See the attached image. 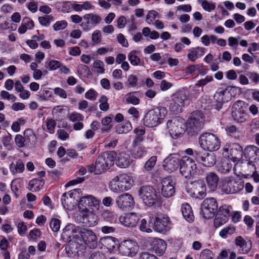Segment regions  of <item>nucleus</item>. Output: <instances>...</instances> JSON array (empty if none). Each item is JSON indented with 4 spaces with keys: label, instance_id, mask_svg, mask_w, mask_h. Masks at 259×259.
Returning <instances> with one entry per match:
<instances>
[{
    "label": "nucleus",
    "instance_id": "nucleus-1",
    "mask_svg": "<svg viewBox=\"0 0 259 259\" xmlns=\"http://www.w3.org/2000/svg\"><path fill=\"white\" fill-rule=\"evenodd\" d=\"M167 112V109L163 107H158L149 110L143 118L144 125L150 127L157 126L164 119Z\"/></svg>",
    "mask_w": 259,
    "mask_h": 259
},
{
    "label": "nucleus",
    "instance_id": "nucleus-2",
    "mask_svg": "<svg viewBox=\"0 0 259 259\" xmlns=\"http://www.w3.org/2000/svg\"><path fill=\"white\" fill-rule=\"evenodd\" d=\"M205 117L202 112L195 111L191 113L186 123V130L191 136L197 134L204 126Z\"/></svg>",
    "mask_w": 259,
    "mask_h": 259
},
{
    "label": "nucleus",
    "instance_id": "nucleus-3",
    "mask_svg": "<svg viewBox=\"0 0 259 259\" xmlns=\"http://www.w3.org/2000/svg\"><path fill=\"white\" fill-rule=\"evenodd\" d=\"M132 178L126 174H121L113 178L109 183L110 189L115 193L127 191L133 186Z\"/></svg>",
    "mask_w": 259,
    "mask_h": 259
},
{
    "label": "nucleus",
    "instance_id": "nucleus-4",
    "mask_svg": "<svg viewBox=\"0 0 259 259\" xmlns=\"http://www.w3.org/2000/svg\"><path fill=\"white\" fill-rule=\"evenodd\" d=\"M116 153L114 151H107L101 153L96 159V169L98 174H101L109 169L114 164Z\"/></svg>",
    "mask_w": 259,
    "mask_h": 259
},
{
    "label": "nucleus",
    "instance_id": "nucleus-5",
    "mask_svg": "<svg viewBox=\"0 0 259 259\" xmlns=\"http://www.w3.org/2000/svg\"><path fill=\"white\" fill-rule=\"evenodd\" d=\"M200 146L206 150L214 151L220 148L221 142L219 138L211 133H203L199 139Z\"/></svg>",
    "mask_w": 259,
    "mask_h": 259
},
{
    "label": "nucleus",
    "instance_id": "nucleus-6",
    "mask_svg": "<svg viewBox=\"0 0 259 259\" xmlns=\"http://www.w3.org/2000/svg\"><path fill=\"white\" fill-rule=\"evenodd\" d=\"M81 190L75 189L68 193H64L61 198V203L64 208L71 210L78 204L80 197Z\"/></svg>",
    "mask_w": 259,
    "mask_h": 259
},
{
    "label": "nucleus",
    "instance_id": "nucleus-7",
    "mask_svg": "<svg viewBox=\"0 0 259 259\" xmlns=\"http://www.w3.org/2000/svg\"><path fill=\"white\" fill-rule=\"evenodd\" d=\"M138 193L144 203L149 206L155 204L158 199L155 189L149 185L142 187L139 190Z\"/></svg>",
    "mask_w": 259,
    "mask_h": 259
},
{
    "label": "nucleus",
    "instance_id": "nucleus-8",
    "mask_svg": "<svg viewBox=\"0 0 259 259\" xmlns=\"http://www.w3.org/2000/svg\"><path fill=\"white\" fill-rule=\"evenodd\" d=\"M197 165L192 158L184 156L181 158L180 172L185 178L190 179L196 172Z\"/></svg>",
    "mask_w": 259,
    "mask_h": 259
},
{
    "label": "nucleus",
    "instance_id": "nucleus-9",
    "mask_svg": "<svg viewBox=\"0 0 259 259\" xmlns=\"http://www.w3.org/2000/svg\"><path fill=\"white\" fill-rule=\"evenodd\" d=\"M187 99V96L184 91L180 90L174 94L169 106L170 110L175 113L181 112L185 106V101Z\"/></svg>",
    "mask_w": 259,
    "mask_h": 259
},
{
    "label": "nucleus",
    "instance_id": "nucleus-10",
    "mask_svg": "<svg viewBox=\"0 0 259 259\" xmlns=\"http://www.w3.org/2000/svg\"><path fill=\"white\" fill-rule=\"evenodd\" d=\"M218 208V202L213 197L205 199L201 204V214L204 218H212Z\"/></svg>",
    "mask_w": 259,
    "mask_h": 259
},
{
    "label": "nucleus",
    "instance_id": "nucleus-11",
    "mask_svg": "<svg viewBox=\"0 0 259 259\" xmlns=\"http://www.w3.org/2000/svg\"><path fill=\"white\" fill-rule=\"evenodd\" d=\"M244 187V183L241 180L232 178H227L223 181L222 191L226 194H234L241 190Z\"/></svg>",
    "mask_w": 259,
    "mask_h": 259
},
{
    "label": "nucleus",
    "instance_id": "nucleus-12",
    "mask_svg": "<svg viewBox=\"0 0 259 259\" xmlns=\"http://www.w3.org/2000/svg\"><path fill=\"white\" fill-rule=\"evenodd\" d=\"M78 203V207L82 211H89V209L94 210L99 209L100 201L95 196L92 195H86L81 196Z\"/></svg>",
    "mask_w": 259,
    "mask_h": 259
},
{
    "label": "nucleus",
    "instance_id": "nucleus-13",
    "mask_svg": "<svg viewBox=\"0 0 259 259\" xmlns=\"http://www.w3.org/2000/svg\"><path fill=\"white\" fill-rule=\"evenodd\" d=\"M149 223L153 225L154 230L160 233L169 231L171 227L170 219L167 216L159 218L152 215L149 218Z\"/></svg>",
    "mask_w": 259,
    "mask_h": 259
},
{
    "label": "nucleus",
    "instance_id": "nucleus-14",
    "mask_svg": "<svg viewBox=\"0 0 259 259\" xmlns=\"http://www.w3.org/2000/svg\"><path fill=\"white\" fill-rule=\"evenodd\" d=\"M101 21L102 18L97 14H85L83 16V21L80 24V26L83 31H89L98 25Z\"/></svg>",
    "mask_w": 259,
    "mask_h": 259
},
{
    "label": "nucleus",
    "instance_id": "nucleus-15",
    "mask_svg": "<svg viewBox=\"0 0 259 259\" xmlns=\"http://www.w3.org/2000/svg\"><path fill=\"white\" fill-rule=\"evenodd\" d=\"M244 104V102L238 100L232 106V116L237 122H244L248 118V115L243 108Z\"/></svg>",
    "mask_w": 259,
    "mask_h": 259
},
{
    "label": "nucleus",
    "instance_id": "nucleus-16",
    "mask_svg": "<svg viewBox=\"0 0 259 259\" xmlns=\"http://www.w3.org/2000/svg\"><path fill=\"white\" fill-rule=\"evenodd\" d=\"M167 127L171 137L174 139L182 137L185 132L182 122L177 118L169 120L167 122Z\"/></svg>",
    "mask_w": 259,
    "mask_h": 259
},
{
    "label": "nucleus",
    "instance_id": "nucleus-17",
    "mask_svg": "<svg viewBox=\"0 0 259 259\" xmlns=\"http://www.w3.org/2000/svg\"><path fill=\"white\" fill-rule=\"evenodd\" d=\"M231 208V207L227 205H223L219 208L213 220L214 226L215 228H219L228 222Z\"/></svg>",
    "mask_w": 259,
    "mask_h": 259
},
{
    "label": "nucleus",
    "instance_id": "nucleus-18",
    "mask_svg": "<svg viewBox=\"0 0 259 259\" xmlns=\"http://www.w3.org/2000/svg\"><path fill=\"white\" fill-rule=\"evenodd\" d=\"M137 243L131 240H124L119 243L118 251L123 255L134 256L138 251Z\"/></svg>",
    "mask_w": 259,
    "mask_h": 259
},
{
    "label": "nucleus",
    "instance_id": "nucleus-19",
    "mask_svg": "<svg viewBox=\"0 0 259 259\" xmlns=\"http://www.w3.org/2000/svg\"><path fill=\"white\" fill-rule=\"evenodd\" d=\"M116 203L120 209L127 210L134 206L135 201L131 194L124 193L117 197Z\"/></svg>",
    "mask_w": 259,
    "mask_h": 259
},
{
    "label": "nucleus",
    "instance_id": "nucleus-20",
    "mask_svg": "<svg viewBox=\"0 0 259 259\" xmlns=\"http://www.w3.org/2000/svg\"><path fill=\"white\" fill-rule=\"evenodd\" d=\"M224 150L228 153V157L231 159L236 161L241 157L243 148L237 143H229L227 144Z\"/></svg>",
    "mask_w": 259,
    "mask_h": 259
},
{
    "label": "nucleus",
    "instance_id": "nucleus-21",
    "mask_svg": "<svg viewBox=\"0 0 259 259\" xmlns=\"http://www.w3.org/2000/svg\"><path fill=\"white\" fill-rule=\"evenodd\" d=\"M164 168L168 172H171L177 169L179 166H180L181 159L179 154L173 153L169 154L164 159Z\"/></svg>",
    "mask_w": 259,
    "mask_h": 259
},
{
    "label": "nucleus",
    "instance_id": "nucleus-22",
    "mask_svg": "<svg viewBox=\"0 0 259 259\" xmlns=\"http://www.w3.org/2000/svg\"><path fill=\"white\" fill-rule=\"evenodd\" d=\"M175 183L171 178H164L162 182L161 193L165 198L172 197L175 193Z\"/></svg>",
    "mask_w": 259,
    "mask_h": 259
},
{
    "label": "nucleus",
    "instance_id": "nucleus-23",
    "mask_svg": "<svg viewBox=\"0 0 259 259\" xmlns=\"http://www.w3.org/2000/svg\"><path fill=\"white\" fill-rule=\"evenodd\" d=\"M120 222L125 226L128 227H135L138 224L140 217L135 212L124 213L119 218Z\"/></svg>",
    "mask_w": 259,
    "mask_h": 259
},
{
    "label": "nucleus",
    "instance_id": "nucleus-24",
    "mask_svg": "<svg viewBox=\"0 0 259 259\" xmlns=\"http://www.w3.org/2000/svg\"><path fill=\"white\" fill-rule=\"evenodd\" d=\"M195 158L204 166L211 167L216 163L215 156L213 153L196 152Z\"/></svg>",
    "mask_w": 259,
    "mask_h": 259
},
{
    "label": "nucleus",
    "instance_id": "nucleus-25",
    "mask_svg": "<svg viewBox=\"0 0 259 259\" xmlns=\"http://www.w3.org/2000/svg\"><path fill=\"white\" fill-rule=\"evenodd\" d=\"M234 243L238 247V250L241 254L248 253L252 248L251 241L250 240L246 241L241 236L236 237L234 240Z\"/></svg>",
    "mask_w": 259,
    "mask_h": 259
},
{
    "label": "nucleus",
    "instance_id": "nucleus-26",
    "mask_svg": "<svg viewBox=\"0 0 259 259\" xmlns=\"http://www.w3.org/2000/svg\"><path fill=\"white\" fill-rule=\"evenodd\" d=\"M149 241L151 248L153 249L156 253L159 255H161L164 253L166 248V244L163 240L153 238L150 239Z\"/></svg>",
    "mask_w": 259,
    "mask_h": 259
},
{
    "label": "nucleus",
    "instance_id": "nucleus-27",
    "mask_svg": "<svg viewBox=\"0 0 259 259\" xmlns=\"http://www.w3.org/2000/svg\"><path fill=\"white\" fill-rule=\"evenodd\" d=\"M191 189L193 191L192 196L200 199L206 196V186L200 181H195L192 184Z\"/></svg>",
    "mask_w": 259,
    "mask_h": 259
},
{
    "label": "nucleus",
    "instance_id": "nucleus-28",
    "mask_svg": "<svg viewBox=\"0 0 259 259\" xmlns=\"http://www.w3.org/2000/svg\"><path fill=\"white\" fill-rule=\"evenodd\" d=\"M244 156L250 162L258 161L259 148L254 145L247 146L244 150Z\"/></svg>",
    "mask_w": 259,
    "mask_h": 259
},
{
    "label": "nucleus",
    "instance_id": "nucleus-29",
    "mask_svg": "<svg viewBox=\"0 0 259 259\" xmlns=\"http://www.w3.org/2000/svg\"><path fill=\"white\" fill-rule=\"evenodd\" d=\"M101 243L102 245L110 252L113 251L116 248L118 249L119 241L115 237L107 236L102 238L101 240Z\"/></svg>",
    "mask_w": 259,
    "mask_h": 259
},
{
    "label": "nucleus",
    "instance_id": "nucleus-30",
    "mask_svg": "<svg viewBox=\"0 0 259 259\" xmlns=\"http://www.w3.org/2000/svg\"><path fill=\"white\" fill-rule=\"evenodd\" d=\"M205 182L208 188L212 191H215L218 185L219 177L214 172H209L206 174L205 177Z\"/></svg>",
    "mask_w": 259,
    "mask_h": 259
},
{
    "label": "nucleus",
    "instance_id": "nucleus-31",
    "mask_svg": "<svg viewBox=\"0 0 259 259\" xmlns=\"http://www.w3.org/2000/svg\"><path fill=\"white\" fill-rule=\"evenodd\" d=\"M81 236L90 247H94L96 245L97 237L92 230L83 229L81 231Z\"/></svg>",
    "mask_w": 259,
    "mask_h": 259
},
{
    "label": "nucleus",
    "instance_id": "nucleus-32",
    "mask_svg": "<svg viewBox=\"0 0 259 259\" xmlns=\"http://www.w3.org/2000/svg\"><path fill=\"white\" fill-rule=\"evenodd\" d=\"M131 159L127 152L123 151L119 153L116 160V165L121 168H126L132 163Z\"/></svg>",
    "mask_w": 259,
    "mask_h": 259
},
{
    "label": "nucleus",
    "instance_id": "nucleus-33",
    "mask_svg": "<svg viewBox=\"0 0 259 259\" xmlns=\"http://www.w3.org/2000/svg\"><path fill=\"white\" fill-rule=\"evenodd\" d=\"M138 95L139 92L136 91L128 93L123 97L122 101L126 104L139 105L140 103V99Z\"/></svg>",
    "mask_w": 259,
    "mask_h": 259
},
{
    "label": "nucleus",
    "instance_id": "nucleus-34",
    "mask_svg": "<svg viewBox=\"0 0 259 259\" xmlns=\"http://www.w3.org/2000/svg\"><path fill=\"white\" fill-rule=\"evenodd\" d=\"M181 212L183 217L188 222H192L194 219V216L191 206L189 204L186 203L182 205Z\"/></svg>",
    "mask_w": 259,
    "mask_h": 259
},
{
    "label": "nucleus",
    "instance_id": "nucleus-35",
    "mask_svg": "<svg viewBox=\"0 0 259 259\" xmlns=\"http://www.w3.org/2000/svg\"><path fill=\"white\" fill-rule=\"evenodd\" d=\"M131 154L133 158L140 159L146 155L147 151L145 147L143 145L133 146Z\"/></svg>",
    "mask_w": 259,
    "mask_h": 259
},
{
    "label": "nucleus",
    "instance_id": "nucleus-36",
    "mask_svg": "<svg viewBox=\"0 0 259 259\" xmlns=\"http://www.w3.org/2000/svg\"><path fill=\"white\" fill-rule=\"evenodd\" d=\"M103 219L111 224H115L117 223L118 215L113 211L109 210H104L102 214Z\"/></svg>",
    "mask_w": 259,
    "mask_h": 259
},
{
    "label": "nucleus",
    "instance_id": "nucleus-37",
    "mask_svg": "<svg viewBox=\"0 0 259 259\" xmlns=\"http://www.w3.org/2000/svg\"><path fill=\"white\" fill-rule=\"evenodd\" d=\"M44 184L45 181L43 179H33L29 183V190L34 192H38L42 189Z\"/></svg>",
    "mask_w": 259,
    "mask_h": 259
},
{
    "label": "nucleus",
    "instance_id": "nucleus-38",
    "mask_svg": "<svg viewBox=\"0 0 259 259\" xmlns=\"http://www.w3.org/2000/svg\"><path fill=\"white\" fill-rule=\"evenodd\" d=\"M226 131L228 135L236 139H240L243 137V133L234 125H228Z\"/></svg>",
    "mask_w": 259,
    "mask_h": 259
},
{
    "label": "nucleus",
    "instance_id": "nucleus-39",
    "mask_svg": "<svg viewBox=\"0 0 259 259\" xmlns=\"http://www.w3.org/2000/svg\"><path fill=\"white\" fill-rule=\"evenodd\" d=\"M9 169L13 175L21 173L24 170V164L21 159L16 161V163H11Z\"/></svg>",
    "mask_w": 259,
    "mask_h": 259
},
{
    "label": "nucleus",
    "instance_id": "nucleus-40",
    "mask_svg": "<svg viewBox=\"0 0 259 259\" xmlns=\"http://www.w3.org/2000/svg\"><path fill=\"white\" fill-rule=\"evenodd\" d=\"M94 8V6L89 1L84 2L81 4L73 3V10L77 12H81L82 10H93Z\"/></svg>",
    "mask_w": 259,
    "mask_h": 259
},
{
    "label": "nucleus",
    "instance_id": "nucleus-41",
    "mask_svg": "<svg viewBox=\"0 0 259 259\" xmlns=\"http://www.w3.org/2000/svg\"><path fill=\"white\" fill-rule=\"evenodd\" d=\"M140 52L134 50L130 52L127 55L128 59L131 64L133 66H138L141 65V59L138 55Z\"/></svg>",
    "mask_w": 259,
    "mask_h": 259
},
{
    "label": "nucleus",
    "instance_id": "nucleus-42",
    "mask_svg": "<svg viewBox=\"0 0 259 259\" xmlns=\"http://www.w3.org/2000/svg\"><path fill=\"white\" fill-rule=\"evenodd\" d=\"M236 231L235 227L232 225L228 226L222 229L219 235L224 239H226L228 236L233 234Z\"/></svg>",
    "mask_w": 259,
    "mask_h": 259
},
{
    "label": "nucleus",
    "instance_id": "nucleus-43",
    "mask_svg": "<svg viewBox=\"0 0 259 259\" xmlns=\"http://www.w3.org/2000/svg\"><path fill=\"white\" fill-rule=\"evenodd\" d=\"M227 90L219 89L215 94L213 98L216 102L224 103L227 101V99L225 98V96L227 93Z\"/></svg>",
    "mask_w": 259,
    "mask_h": 259
},
{
    "label": "nucleus",
    "instance_id": "nucleus-44",
    "mask_svg": "<svg viewBox=\"0 0 259 259\" xmlns=\"http://www.w3.org/2000/svg\"><path fill=\"white\" fill-rule=\"evenodd\" d=\"M105 64L103 61L100 60H95L93 63V68L95 72L98 74H104L105 71Z\"/></svg>",
    "mask_w": 259,
    "mask_h": 259
},
{
    "label": "nucleus",
    "instance_id": "nucleus-45",
    "mask_svg": "<svg viewBox=\"0 0 259 259\" xmlns=\"http://www.w3.org/2000/svg\"><path fill=\"white\" fill-rule=\"evenodd\" d=\"M218 170L223 174L229 172L232 168V164L228 160H224L219 164Z\"/></svg>",
    "mask_w": 259,
    "mask_h": 259
},
{
    "label": "nucleus",
    "instance_id": "nucleus-46",
    "mask_svg": "<svg viewBox=\"0 0 259 259\" xmlns=\"http://www.w3.org/2000/svg\"><path fill=\"white\" fill-rule=\"evenodd\" d=\"M60 63L58 60L50 59L45 62V67L50 71L56 70L59 69Z\"/></svg>",
    "mask_w": 259,
    "mask_h": 259
},
{
    "label": "nucleus",
    "instance_id": "nucleus-47",
    "mask_svg": "<svg viewBox=\"0 0 259 259\" xmlns=\"http://www.w3.org/2000/svg\"><path fill=\"white\" fill-rule=\"evenodd\" d=\"M58 9L62 13H69L73 9V3L70 2L60 3Z\"/></svg>",
    "mask_w": 259,
    "mask_h": 259
},
{
    "label": "nucleus",
    "instance_id": "nucleus-48",
    "mask_svg": "<svg viewBox=\"0 0 259 259\" xmlns=\"http://www.w3.org/2000/svg\"><path fill=\"white\" fill-rule=\"evenodd\" d=\"M54 20V18L52 15H45L38 18V21L39 24L45 27L50 26L51 23Z\"/></svg>",
    "mask_w": 259,
    "mask_h": 259
},
{
    "label": "nucleus",
    "instance_id": "nucleus-49",
    "mask_svg": "<svg viewBox=\"0 0 259 259\" xmlns=\"http://www.w3.org/2000/svg\"><path fill=\"white\" fill-rule=\"evenodd\" d=\"M23 137L26 144L33 141L36 138L34 132L30 128H27L24 131Z\"/></svg>",
    "mask_w": 259,
    "mask_h": 259
},
{
    "label": "nucleus",
    "instance_id": "nucleus-50",
    "mask_svg": "<svg viewBox=\"0 0 259 259\" xmlns=\"http://www.w3.org/2000/svg\"><path fill=\"white\" fill-rule=\"evenodd\" d=\"M76 232V226L73 224H70L67 225L64 228L63 234L67 237H71Z\"/></svg>",
    "mask_w": 259,
    "mask_h": 259
},
{
    "label": "nucleus",
    "instance_id": "nucleus-51",
    "mask_svg": "<svg viewBox=\"0 0 259 259\" xmlns=\"http://www.w3.org/2000/svg\"><path fill=\"white\" fill-rule=\"evenodd\" d=\"M112 120V118L110 116H106L102 119L101 123L104 127L101 128V130L103 133L108 132L110 130L112 127L110 124Z\"/></svg>",
    "mask_w": 259,
    "mask_h": 259
},
{
    "label": "nucleus",
    "instance_id": "nucleus-52",
    "mask_svg": "<svg viewBox=\"0 0 259 259\" xmlns=\"http://www.w3.org/2000/svg\"><path fill=\"white\" fill-rule=\"evenodd\" d=\"M132 129V124L129 121H126L124 124L120 125L116 128V132L119 134L127 133Z\"/></svg>",
    "mask_w": 259,
    "mask_h": 259
},
{
    "label": "nucleus",
    "instance_id": "nucleus-53",
    "mask_svg": "<svg viewBox=\"0 0 259 259\" xmlns=\"http://www.w3.org/2000/svg\"><path fill=\"white\" fill-rule=\"evenodd\" d=\"M96 217L92 213H89L84 217L83 223L86 224L89 226H94L96 224Z\"/></svg>",
    "mask_w": 259,
    "mask_h": 259
},
{
    "label": "nucleus",
    "instance_id": "nucleus-54",
    "mask_svg": "<svg viewBox=\"0 0 259 259\" xmlns=\"http://www.w3.org/2000/svg\"><path fill=\"white\" fill-rule=\"evenodd\" d=\"M99 108L103 111H107L109 108V105L108 103V98L105 95H102L99 99Z\"/></svg>",
    "mask_w": 259,
    "mask_h": 259
},
{
    "label": "nucleus",
    "instance_id": "nucleus-55",
    "mask_svg": "<svg viewBox=\"0 0 259 259\" xmlns=\"http://www.w3.org/2000/svg\"><path fill=\"white\" fill-rule=\"evenodd\" d=\"M157 161V157L153 156L151 157L145 163V169L147 171L151 170L155 166Z\"/></svg>",
    "mask_w": 259,
    "mask_h": 259
},
{
    "label": "nucleus",
    "instance_id": "nucleus-56",
    "mask_svg": "<svg viewBox=\"0 0 259 259\" xmlns=\"http://www.w3.org/2000/svg\"><path fill=\"white\" fill-rule=\"evenodd\" d=\"M38 3L35 0H30L26 4V8L32 13H35L37 11Z\"/></svg>",
    "mask_w": 259,
    "mask_h": 259
},
{
    "label": "nucleus",
    "instance_id": "nucleus-57",
    "mask_svg": "<svg viewBox=\"0 0 259 259\" xmlns=\"http://www.w3.org/2000/svg\"><path fill=\"white\" fill-rule=\"evenodd\" d=\"M61 221L58 219H52L50 223V226L54 232H57L60 228Z\"/></svg>",
    "mask_w": 259,
    "mask_h": 259
},
{
    "label": "nucleus",
    "instance_id": "nucleus-58",
    "mask_svg": "<svg viewBox=\"0 0 259 259\" xmlns=\"http://www.w3.org/2000/svg\"><path fill=\"white\" fill-rule=\"evenodd\" d=\"M157 15L158 13L156 11L154 10L149 11L146 16V21L149 24H153Z\"/></svg>",
    "mask_w": 259,
    "mask_h": 259
},
{
    "label": "nucleus",
    "instance_id": "nucleus-59",
    "mask_svg": "<svg viewBox=\"0 0 259 259\" xmlns=\"http://www.w3.org/2000/svg\"><path fill=\"white\" fill-rule=\"evenodd\" d=\"M201 6L206 11L211 12L215 8V5L212 3L209 2L206 0H203L201 2Z\"/></svg>",
    "mask_w": 259,
    "mask_h": 259
},
{
    "label": "nucleus",
    "instance_id": "nucleus-60",
    "mask_svg": "<svg viewBox=\"0 0 259 259\" xmlns=\"http://www.w3.org/2000/svg\"><path fill=\"white\" fill-rule=\"evenodd\" d=\"M138 77L136 75L131 74L128 76L127 85L128 87H135L138 84Z\"/></svg>",
    "mask_w": 259,
    "mask_h": 259
},
{
    "label": "nucleus",
    "instance_id": "nucleus-61",
    "mask_svg": "<svg viewBox=\"0 0 259 259\" xmlns=\"http://www.w3.org/2000/svg\"><path fill=\"white\" fill-rule=\"evenodd\" d=\"M67 26V22L65 20L57 21L53 25L55 31H59L65 29Z\"/></svg>",
    "mask_w": 259,
    "mask_h": 259
},
{
    "label": "nucleus",
    "instance_id": "nucleus-62",
    "mask_svg": "<svg viewBox=\"0 0 259 259\" xmlns=\"http://www.w3.org/2000/svg\"><path fill=\"white\" fill-rule=\"evenodd\" d=\"M69 119L72 122H78L83 119V116L77 112H72L69 115Z\"/></svg>",
    "mask_w": 259,
    "mask_h": 259
},
{
    "label": "nucleus",
    "instance_id": "nucleus-63",
    "mask_svg": "<svg viewBox=\"0 0 259 259\" xmlns=\"http://www.w3.org/2000/svg\"><path fill=\"white\" fill-rule=\"evenodd\" d=\"M212 253L211 250L208 249H205L203 250L200 254L199 258L200 259H212Z\"/></svg>",
    "mask_w": 259,
    "mask_h": 259
},
{
    "label": "nucleus",
    "instance_id": "nucleus-64",
    "mask_svg": "<svg viewBox=\"0 0 259 259\" xmlns=\"http://www.w3.org/2000/svg\"><path fill=\"white\" fill-rule=\"evenodd\" d=\"M89 259H106L105 254L100 251L92 252Z\"/></svg>",
    "mask_w": 259,
    "mask_h": 259
}]
</instances>
